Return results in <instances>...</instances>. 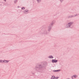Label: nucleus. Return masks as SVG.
Segmentation results:
<instances>
[{
    "label": "nucleus",
    "mask_w": 79,
    "mask_h": 79,
    "mask_svg": "<svg viewBox=\"0 0 79 79\" xmlns=\"http://www.w3.org/2000/svg\"><path fill=\"white\" fill-rule=\"evenodd\" d=\"M8 62V61L7 60H4V61H2L0 60V63H7Z\"/></svg>",
    "instance_id": "1"
},
{
    "label": "nucleus",
    "mask_w": 79,
    "mask_h": 79,
    "mask_svg": "<svg viewBox=\"0 0 79 79\" xmlns=\"http://www.w3.org/2000/svg\"><path fill=\"white\" fill-rule=\"evenodd\" d=\"M52 63H56V62H57V60H52Z\"/></svg>",
    "instance_id": "2"
},
{
    "label": "nucleus",
    "mask_w": 79,
    "mask_h": 79,
    "mask_svg": "<svg viewBox=\"0 0 79 79\" xmlns=\"http://www.w3.org/2000/svg\"><path fill=\"white\" fill-rule=\"evenodd\" d=\"M73 24V23H69L68 24H67V27H69L70 26L69 25H70V24Z\"/></svg>",
    "instance_id": "3"
},
{
    "label": "nucleus",
    "mask_w": 79,
    "mask_h": 79,
    "mask_svg": "<svg viewBox=\"0 0 79 79\" xmlns=\"http://www.w3.org/2000/svg\"><path fill=\"white\" fill-rule=\"evenodd\" d=\"M25 13V14H26V13H28V10H26L24 11Z\"/></svg>",
    "instance_id": "4"
},
{
    "label": "nucleus",
    "mask_w": 79,
    "mask_h": 79,
    "mask_svg": "<svg viewBox=\"0 0 79 79\" xmlns=\"http://www.w3.org/2000/svg\"><path fill=\"white\" fill-rule=\"evenodd\" d=\"M54 77H55V76H52L51 78V79H54Z\"/></svg>",
    "instance_id": "5"
},
{
    "label": "nucleus",
    "mask_w": 79,
    "mask_h": 79,
    "mask_svg": "<svg viewBox=\"0 0 79 79\" xmlns=\"http://www.w3.org/2000/svg\"><path fill=\"white\" fill-rule=\"evenodd\" d=\"M49 58H53V56H49Z\"/></svg>",
    "instance_id": "6"
},
{
    "label": "nucleus",
    "mask_w": 79,
    "mask_h": 79,
    "mask_svg": "<svg viewBox=\"0 0 79 79\" xmlns=\"http://www.w3.org/2000/svg\"><path fill=\"white\" fill-rule=\"evenodd\" d=\"M58 79V77H55L54 76V79Z\"/></svg>",
    "instance_id": "7"
},
{
    "label": "nucleus",
    "mask_w": 79,
    "mask_h": 79,
    "mask_svg": "<svg viewBox=\"0 0 79 79\" xmlns=\"http://www.w3.org/2000/svg\"><path fill=\"white\" fill-rule=\"evenodd\" d=\"M22 10H25V8H24V7H23L22 8Z\"/></svg>",
    "instance_id": "8"
},
{
    "label": "nucleus",
    "mask_w": 79,
    "mask_h": 79,
    "mask_svg": "<svg viewBox=\"0 0 79 79\" xmlns=\"http://www.w3.org/2000/svg\"><path fill=\"white\" fill-rule=\"evenodd\" d=\"M38 2H40V0H37Z\"/></svg>",
    "instance_id": "9"
},
{
    "label": "nucleus",
    "mask_w": 79,
    "mask_h": 79,
    "mask_svg": "<svg viewBox=\"0 0 79 79\" xmlns=\"http://www.w3.org/2000/svg\"><path fill=\"white\" fill-rule=\"evenodd\" d=\"M74 78H75V77H76V76L75 75V76H74Z\"/></svg>",
    "instance_id": "10"
},
{
    "label": "nucleus",
    "mask_w": 79,
    "mask_h": 79,
    "mask_svg": "<svg viewBox=\"0 0 79 79\" xmlns=\"http://www.w3.org/2000/svg\"><path fill=\"white\" fill-rule=\"evenodd\" d=\"M55 71H59V70H55Z\"/></svg>",
    "instance_id": "11"
},
{
    "label": "nucleus",
    "mask_w": 79,
    "mask_h": 79,
    "mask_svg": "<svg viewBox=\"0 0 79 79\" xmlns=\"http://www.w3.org/2000/svg\"><path fill=\"white\" fill-rule=\"evenodd\" d=\"M72 77V79H73V77Z\"/></svg>",
    "instance_id": "12"
},
{
    "label": "nucleus",
    "mask_w": 79,
    "mask_h": 79,
    "mask_svg": "<svg viewBox=\"0 0 79 79\" xmlns=\"http://www.w3.org/2000/svg\"><path fill=\"white\" fill-rule=\"evenodd\" d=\"M4 0V1H6V0Z\"/></svg>",
    "instance_id": "13"
}]
</instances>
